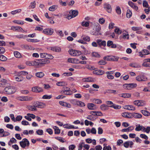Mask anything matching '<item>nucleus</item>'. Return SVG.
<instances>
[{"label":"nucleus","mask_w":150,"mask_h":150,"mask_svg":"<svg viewBox=\"0 0 150 150\" xmlns=\"http://www.w3.org/2000/svg\"><path fill=\"white\" fill-rule=\"evenodd\" d=\"M50 62L49 60L44 59H40L36 60L33 62V64L36 66L39 67L43 66L45 64Z\"/></svg>","instance_id":"f257e3e1"},{"label":"nucleus","mask_w":150,"mask_h":150,"mask_svg":"<svg viewBox=\"0 0 150 150\" xmlns=\"http://www.w3.org/2000/svg\"><path fill=\"white\" fill-rule=\"evenodd\" d=\"M120 37L124 39H128L129 38V35L126 31L123 32L122 35Z\"/></svg>","instance_id":"c85d7f7f"},{"label":"nucleus","mask_w":150,"mask_h":150,"mask_svg":"<svg viewBox=\"0 0 150 150\" xmlns=\"http://www.w3.org/2000/svg\"><path fill=\"white\" fill-rule=\"evenodd\" d=\"M55 138L57 139V140H59L60 142H62V143H64L65 141H64V139L63 138H62L60 137H55Z\"/></svg>","instance_id":"6e6d98bb"},{"label":"nucleus","mask_w":150,"mask_h":150,"mask_svg":"<svg viewBox=\"0 0 150 150\" xmlns=\"http://www.w3.org/2000/svg\"><path fill=\"white\" fill-rule=\"evenodd\" d=\"M104 73V71L100 69L96 70L94 72V73L99 75H102Z\"/></svg>","instance_id":"2f4dec72"},{"label":"nucleus","mask_w":150,"mask_h":150,"mask_svg":"<svg viewBox=\"0 0 150 150\" xmlns=\"http://www.w3.org/2000/svg\"><path fill=\"white\" fill-rule=\"evenodd\" d=\"M36 133L39 135H42L43 133V131L42 129H38L36 131Z\"/></svg>","instance_id":"e2e57ef3"},{"label":"nucleus","mask_w":150,"mask_h":150,"mask_svg":"<svg viewBox=\"0 0 150 150\" xmlns=\"http://www.w3.org/2000/svg\"><path fill=\"white\" fill-rule=\"evenodd\" d=\"M69 52L71 55L74 56H78L81 54V52L79 51L72 49L69 50Z\"/></svg>","instance_id":"423d86ee"},{"label":"nucleus","mask_w":150,"mask_h":150,"mask_svg":"<svg viewBox=\"0 0 150 150\" xmlns=\"http://www.w3.org/2000/svg\"><path fill=\"white\" fill-rule=\"evenodd\" d=\"M82 37V39L85 41L88 42L90 40V37L88 36L84 35Z\"/></svg>","instance_id":"8fccbe9b"},{"label":"nucleus","mask_w":150,"mask_h":150,"mask_svg":"<svg viewBox=\"0 0 150 150\" xmlns=\"http://www.w3.org/2000/svg\"><path fill=\"white\" fill-rule=\"evenodd\" d=\"M28 109L29 110L33 111H35L37 110V108L35 104L34 106H29L28 107Z\"/></svg>","instance_id":"58836bf2"},{"label":"nucleus","mask_w":150,"mask_h":150,"mask_svg":"<svg viewBox=\"0 0 150 150\" xmlns=\"http://www.w3.org/2000/svg\"><path fill=\"white\" fill-rule=\"evenodd\" d=\"M78 14V12L77 10H71L70 11L69 14L67 15L66 18L70 19L73 18L76 16Z\"/></svg>","instance_id":"20e7f679"},{"label":"nucleus","mask_w":150,"mask_h":150,"mask_svg":"<svg viewBox=\"0 0 150 150\" xmlns=\"http://www.w3.org/2000/svg\"><path fill=\"white\" fill-rule=\"evenodd\" d=\"M132 29L134 31H138L142 29V28L140 27H132Z\"/></svg>","instance_id":"5fc2aeb1"},{"label":"nucleus","mask_w":150,"mask_h":150,"mask_svg":"<svg viewBox=\"0 0 150 150\" xmlns=\"http://www.w3.org/2000/svg\"><path fill=\"white\" fill-rule=\"evenodd\" d=\"M11 29L21 32H23V31H24L23 29L21 27L18 26H12L11 27Z\"/></svg>","instance_id":"aec40b11"},{"label":"nucleus","mask_w":150,"mask_h":150,"mask_svg":"<svg viewBox=\"0 0 150 150\" xmlns=\"http://www.w3.org/2000/svg\"><path fill=\"white\" fill-rule=\"evenodd\" d=\"M133 116L136 118H141L142 117V115L139 113H134L133 114Z\"/></svg>","instance_id":"4c0bfd02"},{"label":"nucleus","mask_w":150,"mask_h":150,"mask_svg":"<svg viewBox=\"0 0 150 150\" xmlns=\"http://www.w3.org/2000/svg\"><path fill=\"white\" fill-rule=\"evenodd\" d=\"M134 143L132 142L131 141H127L124 142L123 144L124 146L126 148H128L129 146L130 148H132V146L133 145Z\"/></svg>","instance_id":"2eb2a0df"},{"label":"nucleus","mask_w":150,"mask_h":150,"mask_svg":"<svg viewBox=\"0 0 150 150\" xmlns=\"http://www.w3.org/2000/svg\"><path fill=\"white\" fill-rule=\"evenodd\" d=\"M136 80L138 81H145L147 80V78L144 75H139L136 78Z\"/></svg>","instance_id":"ddd939ff"},{"label":"nucleus","mask_w":150,"mask_h":150,"mask_svg":"<svg viewBox=\"0 0 150 150\" xmlns=\"http://www.w3.org/2000/svg\"><path fill=\"white\" fill-rule=\"evenodd\" d=\"M44 76V74L42 72H38L35 73V76L38 78H42Z\"/></svg>","instance_id":"72a5a7b5"},{"label":"nucleus","mask_w":150,"mask_h":150,"mask_svg":"<svg viewBox=\"0 0 150 150\" xmlns=\"http://www.w3.org/2000/svg\"><path fill=\"white\" fill-rule=\"evenodd\" d=\"M124 86L126 87L127 89H130L131 88L136 87L137 86V84L136 83H132L125 84L124 85Z\"/></svg>","instance_id":"dca6fc26"},{"label":"nucleus","mask_w":150,"mask_h":150,"mask_svg":"<svg viewBox=\"0 0 150 150\" xmlns=\"http://www.w3.org/2000/svg\"><path fill=\"white\" fill-rule=\"evenodd\" d=\"M58 7V6L57 5H53L49 8V10L51 11H53L56 10Z\"/></svg>","instance_id":"c756f323"},{"label":"nucleus","mask_w":150,"mask_h":150,"mask_svg":"<svg viewBox=\"0 0 150 150\" xmlns=\"http://www.w3.org/2000/svg\"><path fill=\"white\" fill-rule=\"evenodd\" d=\"M52 97V96L51 95H45L42 96V98L43 99H49L51 98Z\"/></svg>","instance_id":"3c124183"},{"label":"nucleus","mask_w":150,"mask_h":150,"mask_svg":"<svg viewBox=\"0 0 150 150\" xmlns=\"http://www.w3.org/2000/svg\"><path fill=\"white\" fill-rule=\"evenodd\" d=\"M108 106L104 104L101 105L100 106V109L103 111L107 110L108 109Z\"/></svg>","instance_id":"a19ab883"},{"label":"nucleus","mask_w":150,"mask_h":150,"mask_svg":"<svg viewBox=\"0 0 150 150\" xmlns=\"http://www.w3.org/2000/svg\"><path fill=\"white\" fill-rule=\"evenodd\" d=\"M18 99L20 101H26L31 100L32 98L28 96H21L18 97Z\"/></svg>","instance_id":"f8f14e48"},{"label":"nucleus","mask_w":150,"mask_h":150,"mask_svg":"<svg viewBox=\"0 0 150 150\" xmlns=\"http://www.w3.org/2000/svg\"><path fill=\"white\" fill-rule=\"evenodd\" d=\"M131 113L127 112H124L122 114V115L124 117L127 118H131L132 117Z\"/></svg>","instance_id":"cd10ccee"},{"label":"nucleus","mask_w":150,"mask_h":150,"mask_svg":"<svg viewBox=\"0 0 150 150\" xmlns=\"http://www.w3.org/2000/svg\"><path fill=\"white\" fill-rule=\"evenodd\" d=\"M150 131V127H147L146 128L144 127V129L143 131L147 133H149Z\"/></svg>","instance_id":"774afa93"},{"label":"nucleus","mask_w":150,"mask_h":150,"mask_svg":"<svg viewBox=\"0 0 150 150\" xmlns=\"http://www.w3.org/2000/svg\"><path fill=\"white\" fill-rule=\"evenodd\" d=\"M20 144L22 148H24L25 147L29 146L30 142L27 139L24 138L20 142Z\"/></svg>","instance_id":"7ed1b4c3"},{"label":"nucleus","mask_w":150,"mask_h":150,"mask_svg":"<svg viewBox=\"0 0 150 150\" xmlns=\"http://www.w3.org/2000/svg\"><path fill=\"white\" fill-rule=\"evenodd\" d=\"M84 143L83 142H80L78 145V150H82L83 147H84Z\"/></svg>","instance_id":"ea45409f"},{"label":"nucleus","mask_w":150,"mask_h":150,"mask_svg":"<svg viewBox=\"0 0 150 150\" xmlns=\"http://www.w3.org/2000/svg\"><path fill=\"white\" fill-rule=\"evenodd\" d=\"M40 55L42 58L49 59H52L53 58V57L52 55L45 53H40Z\"/></svg>","instance_id":"0eeeda50"},{"label":"nucleus","mask_w":150,"mask_h":150,"mask_svg":"<svg viewBox=\"0 0 150 150\" xmlns=\"http://www.w3.org/2000/svg\"><path fill=\"white\" fill-rule=\"evenodd\" d=\"M35 104L36 108H43L46 106V104L45 103L39 101L36 102L35 103Z\"/></svg>","instance_id":"9b49d317"},{"label":"nucleus","mask_w":150,"mask_h":150,"mask_svg":"<svg viewBox=\"0 0 150 150\" xmlns=\"http://www.w3.org/2000/svg\"><path fill=\"white\" fill-rule=\"evenodd\" d=\"M7 60V58L3 55H0V60L2 61H5Z\"/></svg>","instance_id":"bf43d9fd"},{"label":"nucleus","mask_w":150,"mask_h":150,"mask_svg":"<svg viewBox=\"0 0 150 150\" xmlns=\"http://www.w3.org/2000/svg\"><path fill=\"white\" fill-rule=\"evenodd\" d=\"M14 54L16 58H20L21 57V54L17 51L14 52Z\"/></svg>","instance_id":"864d4df0"},{"label":"nucleus","mask_w":150,"mask_h":150,"mask_svg":"<svg viewBox=\"0 0 150 150\" xmlns=\"http://www.w3.org/2000/svg\"><path fill=\"white\" fill-rule=\"evenodd\" d=\"M132 15V12L131 11H130L129 9H128L127 10V14H126V16L128 18H130Z\"/></svg>","instance_id":"49530a36"},{"label":"nucleus","mask_w":150,"mask_h":150,"mask_svg":"<svg viewBox=\"0 0 150 150\" xmlns=\"http://www.w3.org/2000/svg\"><path fill=\"white\" fill-rule=\"evenodd\" d=\"M134 128V127L133 126H131L128 128L125 129H124L122 130V132H129L133 130Z\"/></svg>","instance_id":"5701e85b"},{"label":"nucleus","mask_w":150,"mask_h":150,"mask_svg":"<svg viewBox=\"0 0 150 150\" xmlns=\"http://www.w3.org/2000/svg\"><path fill=\"white\" fill-rule=\"evenodd\" d=\"M143 6L144 7L149 8V5L147 1L146 0H144L143 1Z\"/></svg>","instance_id":"37998d69"},{"label":"nucleus","mask_w":150,"mask_h":150,"mask_svg":"<svg viewBox=\"0 0 150 150\" xmlns=\"http://www.w3.org/2000/svg\"><path fill=\"white\" fill-rule=\"evenodd\" d=\"M134 105L138 106H141L144 105L145 104V102L142 100H136L133 102Z\"/></svg>","instance_id":"6e6552de"},{"label":"nucleus","mask_w":150,"mask_h":150,"mask_svg":"<svg viewBox=\"0 0 150 150\" xmlns=\"http://www.w3.org/2000/svg\"><path fill=\"white\" fill-rule=\"evenodd\" d=\"M47 49L49 50L56 52H59L61 51L60 48L58 47H49Z\"/></svg>","instance_id":"4468645a"},{"label":"nucleus","mask_w":150,"mask_h":150,"mask_svg":"<svg viewBox=\"0 0 150 150\" xmlns=\"http://www.w3.org/2000/svg\"><path fill=\"white\" fill-rule=\"evenodd\" d=\"M88 108L90 110H94L96 108V106L94 104L89 103L88 104Z\"/></svg>","instance_id":"a878e982"},{"label":"nucleus","mask_w":150,"mask_h":150,"mask_svg":"<svg viewBox=\"0 0 150 150\" xmlns=\"http://www.w3.org/2000/svg\"><path fill=\"white\" fill-rule=\"evenodd\" d=\"M101 26L100 25L98 24L96 26V27L95 28V30L96 32H99L101 30Z\"/></svg>","instance_id":"09e8293b"},{"label":"nucleus","mask_w":150,"mask_h":150,"mask_svg":"<svg viewBox=\"0 0 150 150\" xmlns=\"http://www.w3.org/2000/svg\"><path fill=\"white\" fill-rule=\"evenodd\" d=\"M141 112L144 115L146 116H148L150 115V113L148 111L145 110H142Z\"/></svg>","instance_id":"e433bc0d"},{"label":"nucleus","mask_w":150,"mask_h":150,"mask_svg":"<svg viewBox=\"0 0 150 150\" xmlns=\"http://www.w3.org/2000/svg\"><path fill=\"white\" fill-rule=\"evenodd\" d=\"M136 126L135 130L137 131H139L141 130L143 131L144 129V127L139 124L136 125Z\"/></svg>","instance_id":"412c9836"},{"label":"nucleus","mask_w":150,"mask_h":150,"mask_svg":"<svg viewBox=\"0 0 150 150\" xmlns=\"http://www.w3.org/2000/svg\"><path fill=\"white\" fill-rule=\"evenodd\" d=\"M16 38L18 39L24 38L27 37L26 35H24L23 34L20 35H17L15 36Z\"/></svg>","instance_id":"a18cd8bd"},{"label":"nucleus","mask_w":150,"mask_h":150,"mask_svg":"<svg viewBox=\"0 0 150 150\" xmlns=\"http://www.w3.org/2000/svg\"><path fill=\"white\" fill-rule=\"evenodd\" d=\"M144 62L142 64V65L144 67H150V64L147 63L148 62H145L144 60Z\"/></svg>","instance_id":"338daca9"},{"label":"nucleus","mask_w":150,"mask_h":150,"mask_svg":"<svg viewBox=\"0 0 150 150\" xmlns=\"http://www.w3.org/2000/svg\"><path fill=\"white\" fill-rule=\"evenodd\" d=\"M81 25L83 26L87 27L89 26V23L88 22L83 21Z\"/></svg>","instance_id":"680f3d73"},{"label":"nucleus","mask_w":150,"mask_h":150,"mask_svg":"<svg viewBox=\"0 0 150 150\" xmlns=\"http://www.w3.org/2000/svg\"><path fill=\"white\" fill-rule=\"evenodd\" d=\"M53 129L54 130L55 133V134H59L60 133V130L58 127L56 126H54Z\"/></svg>","instance_id":"79ce46f5"},{"label":"nucleus","mask_w":150,"mask_h":150,"mask_svg":"<svg viewBox=\"0 0 150 150\" xmlns=\"http://www.w3.org/2000/svg\"><path fill=\"white\" fill-rule=\"evenodd\" d=\"M82 81L84 82H92L95 81V79L93 78L88 77L83 79Z\"/></svg>","instance_id":"6ab92c4d"},{"label":"nucleus","mask_w":150,"mask_h":150,"mask_svg":"<svg viewBox=\"0 0 150 150\" xmlns=\"http://www.w3.org/2000/svg\"><path fill=\"white\" fill-rule=\"evenodd\" d=\"M15 80L18 81H21L23 79V77L19 74L15 75Z\"/></svg>","instance_id":"393cba45"},{"label":"nucleus","mask_w":150,"mask_h":150,"mask_svg":"<svg viewBox=\"0 0 150 150\" xmlns=\"http://www.w3.org/2000/svg\"><path fill=\"white\" fill-rule=\"evenodd\" d=\"M54 32V30L51 28H48L45 29L43 30V33L47 35H51Z\"/></svg>","instance_id":"9d476101"},{"label":"nucleus","mask_w":150,"mask_h":150,"mask_svg":"<svg viewBox=\"0 0 150 150\" xmlns=\"http://www.w3.org/2000/svg\"><path fill=\"white\" fill-rule=\"evenodd\" d=\"M4 92L8 94L13 93L16 92L15 88L12 86L6 87L4 90Z\"/></svg>","instance_id":"f03ea898"},{"label":"nucleus","mask_w":150,"mask_h":150,"mask_svg":"<svg viewBox=\"0 0 150 150\" xmlns=\"http://www.w3.org/2000/svg\"><path fill=\"white\" fill-rule=\"evenodd\" d=\"M109 107L110 108H112L115 109H119L121 108V106L120 105L114 104L113 105L109 106Z\"/></svg>","instance_id":"f704fd0d"},{"label":"nucleus","mask_w":150,"mask_h":150,"mask_svg":"<svg viewBox=\"0 0 150 150\" xmlns=\"http://www.w3.org/2000/svg\"><path fill=\"white\" fill-rule=\"evenodd\" d=\"M57 85L59 86H63L65 85V82L64 81L58 82L57 83Z\"/></svg>","instance_id":"0e129e2a"},{"label":"nucleus","mask_w":150,"mask_h":150,"mask_svg":"<svg viewBox=\"0 0 150 150\" xmlns=\"http://www.w3.org/2000/svg\"><path fill=\"white\" fill-rule=\"evenodd\" d=\"M92 56L94 57L99 58L100 57V54L96 52H93L91 54Z\"/></svg>","instance_id":"c9c22d12"},{"label":"nucleus","mask_w":150,"mask_h":150,"mask_svg":"<svg viewBox=\"0 0 150 150\" xmlns=\"http://www.w3.org/2000/svg\"><path fill=\"white\" fill-rule=\"evenodd\" d=\"M115 32L117 34L119 35L121 33L122 31L119 28L116 27L115 30Z\"/></svg>","instance_id":"de8ad7c7"},{"label":"nucleus","mask_w":150,"mask_h":150,"mask_svg":"<svg viewBox=\"0 0 150 150\" xmlns=\"http://www.w3.org/2000/svg\"><path fill=\"white\" fill-rule=\"evenodd\" d=\"M78 101H79L77 100L76 99H72L71 100L70 102L71 103L74 105H77Z\"/></svg>","instance_id":"052dcab7"},{"label":"nucleus","mask_w":150,"mask_h":150,"mask_svg":"<svg viewBox=\"0 0 150 150\" xmlns=\"http://www.w3.org/2000/svg\"><path fill=\"white\" fill-rule=\"evenodd\" d=\"M129 66L134 68H137L140 67V66L135 62L130 63L129 64Z\"/></svg>","instance_id":"7c9ffc66"},{"label":"nucleus","mask_w":150,"mask_h":150,"mask_svg":"<svg viewBox=\"0 0 150 150\" xmlns=\"http://www.w3.org/2000/svg\"><path fill=\"white\" fill-rule=\"evenodd\" d=\"M116 11L117 13L119 15L121 13V9L119 6H117L116 8Z\"/></svg>","instance_id":"603ef678"},{"label":"nucleus","mask_w":150,"mask_h":150,"mask_svg":"<svg viewBox=\"0 0 150 150\" xmlns=\"http://www.w3.org/2000/svg\"><path fill=\"white\" fill-rule=\"evenodd\" d=\"M27 41L28 42H39V40L37 39H28Z\"/></svg>","instance_id":"4d7b16f0"},{"label":"nucleus","mask_w":150,"mask_h":150,"mask_svg":"<svg viewBox=\"0 0 150 150\" xmlns=\"http://www.w3.org/2000/svg\"><path fill=\"white\" fill-rule=\"evenodd\" d=\"M105 60L117 61H118L119 57L115 56H107L103 57Z\"/></svg>","instance_id":"39448f33"},{"label":"nucleus","mask_w":150,"mask_h":150,"mask_svg":"<svg viewBox=\"0 0 150 150\" xmlns=\"http://www.w3.org/2000/svg\"><path fill=\"white\" fill-rule=\"evenodd\" d=\"M97 43L100 46H105L106 45V42L105 41H102V40L99 39L97 40Z\"/></svg>","instance_id":"b1692460"},{"label":"nucleus","mask_w":150,"mask_h":150,"mask_svg":"<svg viewBox=\"0 0 150 150\" xmlns=\"http://www.w3.org/2000/svg\"><path fill=\"white\" fill-rule=\"evenodd\" d=\"M18 74H19L21 76V75H26L27 74H28V73L25 71H22L20 72H18Z\"/></svg>","instance_id":"13d9d810"},{"label":"nucleus","mask_w":150,"mask_h":150,"mask_svg":"<svg viewBox=\"0 0 150 150\" xmlns=\"http://www.w3.org/2000/svg\"><path fill=\"white\" fill-rule=\"evenodd\" d=\"M78 60L76 58H69L68 59V62L72 63H78Z\"/></svg>","instance_id":"bb28decb"},{"label":"nucleus","mask_w":150,"mask_h":150,"mask_svg":"<svg viewBox=\"0 0 150 150\" xmlns=\"http://www.w3.org/2000/svg\"><path fill=\"white\" fill-rule=\"evenodd\" d=\"M129 5L135 11H137L138 9V7L135 5V4L132 2L129 1L128 2Z\"/></svg>","instance_id":"a211bd4d"},{"label":"nucleus","mask_w":150,"mask_h":150,"mask_svg":"<svg viewBox=\"0 0 150 150\" xmlns=\"http://www.w3.org/2000/svg\"><path fill=\"white\" fill-rule=\"evenodd\" d=\"M104 8L109 13L112 11V8L110 5L108 3H105L104 4Z\"/></svg>","instance_id":"1a4fd4ad"},{"label":"nucleus","mask_w":150,"mask_h":150,"mask_svg":"<svg viewBox=\"0 0 150 150\" xmlns=\"http://www.w3.org/2000/svg\"><path fill=\"white\" fill-rule=\"evenodd\" d=\"M93 102L97 104H100L102 103L101 100L99 99H93L92 100Z\"/></svg>","instance_id":"c03bdc74"},{"label":"nucleus","mask_w":150,"mask_h":150,"mask_svg":"<svg viewBox=\"0 0 150 150\" xmlns=\"http://www.w3.org/2000/svg\"><path fill=\"white\" fill-rule=\"evenodd\" d=\"M16 140L15 138L13 137L11 139L9 142L8 143V145L11 146L13 143H16Z\"/></svg>","instance_id":"473e14b6"},{"label":"nucleus","mask_w":150,"mask_h":150,"mask_svg":"<svg viewBox=\"0 0 150 150\" xmlns=\"http://www.w3.org/2000/svg\"><path fill=\"white\" fill-rule=\"evenodd\" d=\"M21 11V9H18L16 10L15 11H13L11 12V13L12 15L15 14L16 13H19Z\"/></svg>","instance_id":"69168bd1"},{"label":"nucleus","mask_w":150,"mask_h":150,"mask_svg":"<svg viewBox=\"0 0 150 150\" xmlns=\"http://www.w3.org/2000/svg\"><path fill=\"white\" fill-rule=\"evenodd\" d=\"M119 97L123 98H129L131 97V95L128 93H123L119 94L118 95Z\"/></svg>","instance_id":"4be33fe9"},{"label":"nucleus","mask_w":150,"mask_h":150,"mask_svg":"<svg viewBox=\"0 0 150 150\" xmlns=\"http://www.w3.org/2000/svg\"><path fill=\"white\" fill-rule=\"evenodd\" d=\"M32 91L33 92H40L43 91V89L38 86H35L32 88Z\"/></svg>","instance_id":"f3484780"}]
</instances>
